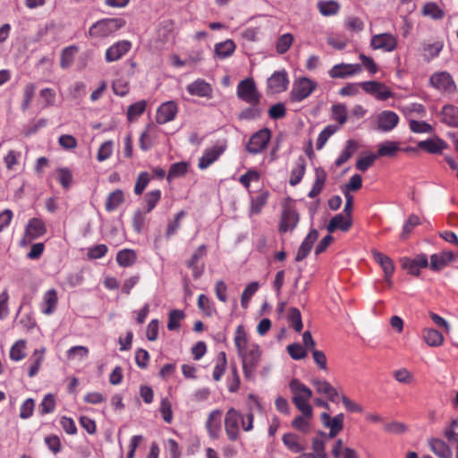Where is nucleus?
Returning <instances> with one entry per match:
<instances>
[{
  "mask_svg": "<svg viewBox=\"0 0 458 458\" xmlns=\"http://www.w3.org/2000/svg\"><path fill=\"white\" fill-rule=\"evenodd\" d=\"M198 307L208 317H211L216 313L214 303L205 294L199 296Z\"/></svg>",
  "mask_w": 458,
  "mask_h": 458,
  "instance_id": "57",
  "label": "nucleus"
},
{
  "mask_svg": "<svg viewBox=\"0 0 458 458\" xmlns=\"http://www.w3.org/2000/svg\"><path fill=\"white\" fill-rule=\"evenodd\" d=\"M131 47V42L127 40H122L114 43L106 49L105 55L106 61L107 63H112L119 60L129 52Z\"/></svg>",
  "mask_w": 458,
  "mask_h": 458,
  "instance_id": "20",
  "label": "nucleus"
},
{
  "mask_svg": "<svg viewBox=\"0 0 458 458\" xmlns=\"http://www.w3.org/2000/svg\"><path fill=\"white\" fill-rule=\"evenodd\" d=\"M186 89L191 96L206 98H211L213 96V88L211 84L203 79H197L188 84Z\"/></svg>",
  "mask_w": 458,
  "mask_h": 458,
  "instance_id": "18",
  "label": "nucleus"
},
{
  "mask_svg": "<svg viewBox=\"0 0 458 458\" xmlns=\"http://www.w3.org/2000/svg\"><path fill=\"white\" fill-rule=\"evenodd\" d=\"M77 52L78 47L76 46H70L63 49L60 58V65L63 69L68 68L73 63Z\"/></svg>",
  "mask_w": 458,
  "mask_h": 458,
  "instance_id": "46",
  "label": "nucleus"
},
{
  "mask_svg": "<svg viewBox=\"0 0 458 458\" xmlns=\"http://www.w3.org/2000/svg\"><path fill=\"white\" fill-rule=\"evenodd\" d=\"M185 314L182 310H173L168 315L167 328L170 331L177 330L180 327V322L184 318Z\"/></svg>",
  "mask_w": 458,
  "mask_h": 458,
  "instance_id": "56",
  "label": "nucleus"
},
{
  "mask_svg": "<svg viewBox=\"0 0 458 458\" xmlns=\"http://www.w3.org/2000/svg\"><path fill=\"white\" fill-rule=\"evenodd\" d=\"M306 170L305 159L299 157L296 161L295 166L292 169L289 183L292 186H295L302 180Z\"/></svg>",
  "mask_w": 458,
  "mask_h": 458,
  "instance_id": "36",
  "label": "nucleus"
},
{
  "mask_svg": "<svg viewBox=\"0 0 458 458\" xmlns=\"http://www.w3.org/2000/svg\"><path fill=\"white\" fill-rule=\"evenodd\" d=\"M409 128L413 133H433L434 128L425 121L409 119Z\"/></svg>",
  "mask_w": 458,
  "mask_h": 458,
  "instance_id": "48",
  "label": "nucleus"
},
{
  "mask_svg": "<svg viewBox=\"0 0 458 458\" xmlns=\"http://www.w3.org/2000/svg\"><path fill=\"white\" fill-rule=\"evenodd\" d=\"M236 94L240 99L253 106L259 105L261 98L251 78L244 79L238 83Z\"/></svg>",
  "mask_w": 458,
  "mask_h": 458,
  "instance_id": "6",
  "label": "nucleus"
},
{
  "mask_svg": "<svg viewBox=\"0 0 458 458\" xmlns=\"http://www.w3.org/2000/svg\"><path fill=\"white\" fill-rule=\"evenodd\" d=\"M58 303L57 292L55 289H49L43 295V300L40 303L41 312L45 315H52L56 308Z\"/></svg>",
  "mask_w": 458,
  "mask_h": 458,
  "instance_id": "25",
  "label": "nucleus"
},
{
  "mask_svg": "<svg viewBox=\"0 0 458 458\" xmlns=\"http://www.w3.org/2000/svg\"><path fill=\"white\" fill-rule=\"evenodd\" d=\"M403 113L410 118H412V114H416L419 117H424L426 115V108L422 104L420 103H410L402 107Z\"/></svg>",
  "mask_w": 458,
  "mask_h": 458,
  "instance_id": "52",
  "label": "nucleus"
},
{
  "mask_svg": "<svg viewBox=\"0 0 458 458\" xmlns=\"http://www.w3.org/2000/svg\"><path fill=\"white\" fill-rule=\"evenodd\" d=\"M358 148V144L353 140H348L346 141L344 148L340 153L339 157L336 158L335 165L336 166H341L343 164L347 162L351 157L355 153Z\"/></svg>",
  "mask_w": 458,
  "mask_h": 458,
  "instance_id": "38",
  "label": "nucleus"
},
{
  "mask_svg": "<svg viewBox=\"0 0 458 458\" xmlns=\"http://www.w3.org/2000/svg\"><path fill=\"white\" fill-rule=\"evenodd\" d=\"M422 13L425 16H428L432 19L437 20L444 16V12L435 3H428L423 6Z\"/></svg>",
  "mask_w": 458,
  "mask_h": 458,
  "instance_id": "62",
  "label": "nucleus"
},
{
  "mask_svg": "<svg viewBox=\"0 0 458 458\" xmlns=\"http://www.w3.org/2000/svg\"><path fill=\"white\" fill-rule=\"evenodd\" d=\"M234 344L242 362L244 377L248 380H252L261 359L259 346L257 344H249L247 334L242 325L235 330Z\"/></svg>",
  "mask_w": 458,
  "mask_h": 458,
  "instance_id": "1",
  "label": "nucleus"
},
{
  "mask_svg": "<svg viewBox=\"0 0 458 458\" xmlns=\"http://www.w3.org/2000/svg\"><path fill=\"white\" fill-rule=\"evenodd\" d=\"M207 254V247L205 244L200 245L192 254L191 258L187 261V267L191 269L192 276L195 279L201 276L204 271V265L199 264V260Z\"/></svg>",
  "mask_w": 458,
  "mask_h": 458,
  "instance_id": "21",
  "label": "nucleus"
},
{
  "mask_svg": "<svg viewBox=\"0 0 458 458\" xmlns=\"http://www.w3.org/2000/svg\"><path fill=\"white\" fill-rule=\"evenodd\" d=\"M55 409V398L54 394H47L44 396L43 400L41 401L38 411L41 415H46L48 413H51Z\"/></svg>",
  "mask_w": 458,
  "mask_h": 458,
  "instance_id": "58",
  "label": "nucleus"
},
{
  "mask_svg": "<svg viewBox=\"0 0 458 458\" xmlns=\"http://www.w3.org/2000/svg\"><path fill=\"white\" fill-rule=\"evenodd\" d=\"M26 342L18 340L10 350V358L14 361L21 360L25 357Z\"/></svg>",
  "mask_w": 458,
  "mask_h": 458,
  "instance_id": "60",
  "label": "nucleus"
},
{
  "mask_svg": "<svg viewBox=\"0 0 458 458\" xmlns=\"http://www.w3.org/2000/svg\"><path fill=\"white\" fill-rule=\"evenodd\" d=\"M371 254L375 261L382 267L386 282L390 283V278L394 272L393 260L376 249L371 250Z\"/></svg>",
  "mask_w": 458,
  "mask_h": 458,
  "instance_id": "22",
  "label": "nucleus"
},
{
  "mask_svg": "<svg viewBox=\"0 0 458 458\" xmlns=\"http://www.w3.org/2000/svg\"><path fill=\"white\" fill-rule=\"evenodd\" d=\"M428 446L438 458H453L450 445L443 439L433 437L428 440Z\"/></svg>",
  "mask_w": 458,
  "mask_h": 458,
  "instance_id": "24",
  "label": "nucleus"
},
{
  "mask_svg": "<svg viewBox=\"0 0 458 458\" xmlns=\"http://www.w3.org/2000/svg\"><path fill=\"white\" fill-rule=\"evenodd\" d=\"M312 384L318 394H324L329 401L336 402L337 390L327 380L314 379Z\"/></svg>",
  "mask_w": 458,
  "mask_h": 458,
  "instance_id": "27",
  "label": "nucleus"
},
{
  "mask_svg": "<svg viewBox=\"0 0 458 458\" xmlns=\"http://www.w3.org/2000/svg\"><path fill=\"white\" fill-rule=\"evenodd\" d=\"M287 320L293 328L300 333L303 327L301 315L297 308H290L287 314Z\"/></svg>",
  "mask_w": 458,
  "mask_h": 458,
  "instance_id": "51",
  "label": "nucleus"
},
{
  "mask_svg": "<svg viewBox=\"0 0 458 458\" xmlns=\"http://www.w3.org/2000/svg\"><path fill=\"white\" fill-rule=\"evenodd\" d=\"M254 415L250 409L246 415H242L234 408H230L225 416V430L231 441H236L240 436V426L246 431L253 429Z\"/></svg>",
  "mask_w": 458,
  "mask_h": 458,
  "instance_id": "2",
  "label": "nucleus"
},
{
  "mask_svg": "<svg viewBox=\"0 0 458 458\" xmlns=\"http://www.w3.org/2000/svg\"><path fill=\"white\" fill-rule=\"evenodd\" d=\"M288 84V74L284 70L275 72L267 81V90L272 94L286 90Z\"/></svg>",
  "mask_w": 458,
  "mask_h": 458,
  "instance_id": "14",
  "label": "nucleus"
},
{
  "mask_svg": "<svg viewBox=\"0 0 458 458\" xmlns=\"http://www.w3.org/2000/svg\"><path fill=\"white\" fill-rule=\"evenodd\" d=\"M178 113V106L174 101H166L161 104L156 114V121L159 124L169 123L176 117Z\"/></svg>",
  "mask_w": 458,
  "mask_h": 458,
  "instance_id": "17",
  "label": "nucleus"
},
{
  "mask_svg": "<svg viewBox=\"0 0 458 458\" xmlns=\"http://www.w3.org/2000/svg\"><path fill=\"white\" fill-rule=\"evenodd\" d=\"M418 147L428 153L439 154L446 148L447 144L443 140L437 137L420 141Z\"/></svg>",
  "mask_w": 458,
  "mask_h": 458,
  "instance_id": "29",
  "label": "nucleus"
},
{
  "mask_svg": "<svg viewBox=\"0 0 458 458\" xmlns=\"http://www.w3.org/2000/svg\"><path fill=\"white\" fill-rule=\"evenodd\" d=\"M44 353H45V349L42 348L40 350H35L31 358H30V369H29V372H28V375L30 377H35L39 369H40V366H41V363L44 360Z\"/></svg>",
  "mask_w": 458,
  "mask_h": 458,
  "instance_id": "40",
  "label": "nucleus"
},
{
  "mask_svg": "<svg viewBox=\"0 0 458 458\" xmlns=\"http://www.w3.org/2000/svg\"><path fill=\"white\" fill-rule=\"evenodd\" d=\"M399 116L390 110H384L377 116V130L383 132L392 131L399 123Z\"/></svg>",
  "mask_w": 458,
  "mask_h": 458,
  "instance_id": "16",
  "label": "nucleus"
},
{
  "mask_svg": "<svg viewBox=\"0 0 458 458\" xmlns=\"http://www.w3.org/2000/svg\"><path fill=\"white\" fill-rule=\"evenodd\" d=\"M226 364V354L225 352H221L217 357L216 363L213 369L212 377L215 381H219L222 378V376L225 371Z\"/></svg>",
  "mask_w": 458,
  "mask_h": 458,
  "instance_id": "49",
  "label": "nucleus"
},
{
  "mask_svg": "<svg viewBox=\"0 0 458 458\" xmlns=\"http://www.w3.org/2000/svg\"><path fill=\"white\" fill-rule=\"evenodd\" d=\"M430 85L439 91L453 93L456 90V85L447 72H437L433 73L429 79Z\"/></svg>",
  "mask_w": 458,
  "mask_h": 458,
  "instance_id": "10",
  "label": "nucleus"
},
{
  "mask_svg": "<svg viewBox=\"0 0 458 458\" xmlns=\"http://www.w3.org/2000/svg\"><path fill=\"white\" fill-rule=\"evenodd\" d=\"M225 148V144H216L215 146L205 149L203 155L199 159L198 167L201 170L207 169L220 157Z\"/></svg>",
  "mask_w": 458,
  "mask_h": 458,
  "instance_id": "15",
  "label": "nucleus"
},
{
  "mask_svg": "<svg viewBox=\"0 0 458 458\" xmlns=\"http://www.w3.org/2000/svg\"><path fill=\"white\" fill-rule=\"evenodd\" d=\"M293 42V36L291 33L283 34L276 42V51L279 54L286 53Z\"/></svg>",
  "mask_w": 458,
  "mask_h": 458,
  "instance_id": "63",
  "label": "nucleus"
},
{
  "mask_svg": "<svg viewBox=\"0 0 458 458\" xmlns=\"http://www.w3.org/2000/svg\"><path fill=\"white\" fill-rule=\"evenodd\" d=\"M137 260V254L131 249H123L117 252L116 261L119 266L127 267L132 266Z\"/></svg>",
  "mask_w": 458,
  "mask_h": 458,
  "instance_id": "37",
  "label": "nucleus"
},
{
  "mask_svg": "<svg viewBox=\"0 0 458 458\" xmlns=\"http://www.w3.org/2000/svg\"><path fill=\"white\" fill-rule=\"evenodd\" d=\"M360 87L366 93L380 101L386 100L393 96L392 91L387 86L376 81H362L360 82Z\"/></svg>",
  "mask_w": 458,
  "mask_h": 458,
  "instance_id": "11",
  "label": "nucleus"
},
{
  "mask_svg": "<svg viewBox=\"0 0 458 458\" xmlns=\"http://www.w3.org/2000/svg\"><path fill=\"white\" fill-rule=\"evenodd\" d=\"M123 201V193L121 190H116L111 192L106 201V209L113 211L116 209L119 205Z\"/></svg>",
  "mask_w": 458,
  "mask_h": 458,
  "instance_id": "53",
  "label": "nucleus"
},
{
  "mask_svg": "<svg viewBox=\"0 0 458 458\" xmlns=\"http://www.w3.org/2000/svg\"><path fill=\"white\" fill-rule=\"evenodd\" d=\"M317 6L323 16L335 15L340 10V4L335 0L318 1Z\"/></svg>",
  "mask_w": 458,
  "mask_h": 458,
  "instance_id": "39",
  "label": "nucleus"
},
{
  "mask_svg": "<svg viewBox=\"0 0 458 458\" xmlns=\"http://www.w3.org/2000/svg\"><path fill=\"white\" fill-rule=\"evenodd\" d=\"M113 151H114L113 140H106V141L103 142L98 150V154H97L98 161L103 162V161L108 159L112 156Z\"/></svg>",
  "mask_w": 458,
  "mask_h": 458,
  "instance_id": "61",
  "label": "nucleus"
},
{
  "mask_svg": "<svg viewBox=\"0 0 458 458\" xmlns=\"http://www.w3.org/2000/svg\"><path fill=\"white\" fill-rule=\"evenodd\" d=\"M454 255L452 251H442L430 256L429 267L433 271H440L454 260Z\"/></svg>",
  "mask_w": 458,
  "mask_h": 458,
  "instance_id": "26",
  "label": "nucleus"
},
{
  "mask_svg": "<svg viewBox=\"0 0 458 458\" xmlns=\"http://www.w3.org/2000/svg\"><path fill=\"white\" fill-rule=\"evenodd\" d=\"M284 445L293 453H301L304 451V446L299 443L298 437L293 433H287L283 436Z\"/></svg>",
  "mask_w": 458,
  "mask_h": 458,
  "instance_id": "45",
  "label": "nucleus"
},
{
  "mask_svg": "<svg viewBox=\"0 0 458 458\" xmlns=\"http://www.w3.org/2000/svg\"><path fill=\"white\" fill-rule=\"evenodd\" d=\"M271 138V132L267 128L261 129L255 132L249 140L246 150L257 155L265 150Z\"/></svg>",
  "mask_w": 458,
  "mask_h": 458,
  "instance_id": "8",
  "label": "nucleus"
},
{
  "mask_svg": "<svg viewBox=\"0 0 458 458\" xmlns=\"http://www.w3.org/2000/svg\"><path fill=\"white\" fill-rule=\"evenodd\" d=\"M458 420L454 419L450 421L444 428V437L449 444L456 443L458 445Z\"/></svg>",
  "mask_w": 458,
  "mask_h": 458,
  "instance_id": "50",
  "label": "nucleus"
},
{
  "mask_svg": "<svg viewBox=\"0 0 458 458\" xmlns=\"http://www.w3.org/2000/svg\"><path fill=\"white\" fill-rule=\"evenodd\" d=\"M269 192L267 191H261L250 199V214L257 215L260 213L263 207L267 204Z\"/></svg>",
  "mask_w": 458,
  "mask_h": 458,
  "instance_id": "42",
  "label": "nucleus"
},
{
  "mask_svg": "<svg viewBox=\"0 0 458 458\" xmlns=\"http://www.w3.org/2000/svg\"><path fill=\"white\" fill-rule=\"evenodd\" d=\"M240 384H241V380H240V376L238 373L237 366H236V364L233 363L231 365V371L226 379V385H227L228 391L230 393H236L240 388Z\"/></svg>",
  "mask_w": 458,
  "mask_h": 458,
  "instance_id": "44",
  "label": "nucleus"
},
{
  "mask_svg": "<svg viewBox=\"0 0 458 458\" xmlns=\"http://www.w3.org/2000/svg\"><path fill=\"white\" fill-rule=\"evenodd\" d=\"M301 414L299 416H296L294 420L292 422V426L298 431L308 434L310 431L311 428V423L310 420L313 417V409L310 408V412L308 415L307 413H304L303 411H300Z\"/></svg>",
  "mask_w": 458,
  "mask_h": 458,
  "instance_id": "31",
  "label": "nucleus"
},
{
  "mask_svg": "<svg viewBox=\"0 0 458 458\" xmlns=\"http://www.w3.org/2000/svg\"><path fill=\"white\" fill-rule=\"evenodd\" d=\"M344 415L339 413L333 418H330L329 422L326 423V428H329V437H335L344 428Z\"/></svg>",
  "mask_w": 458,
  "mask_h": 458,
  "instance_id": "43",
  "label": "nucleus"
},
{
  "mask_svg": "<svg viewBox=\"0 0 458 458\" xmlns=\"http://www.w3.org/2000/svg\"><path fill=\"white\" fill-rule=\"evenodd\" d=\"M47 233L45 222L40 218H31L29 220L26 227L22 243L30 242L35 239L43 236Z\"/></svg>",
  "mask_w": 458,
  "mask_h": 458,
  "instance_id": "12",
  "label": "nucleus"
},
{
  "mask_svg": "<svg viewBox=\"0 0 458 458\" xmlns=\"http://www.w3.org/2000/svg\"><path fill=\"white\" fill-rule=\"evenodd\" d=\"M289 387L293 394L292 401L297 410L309 415L312 408L310 404L312 391L297 378L290 381Z\"/></svg>",
  "mask_w": 458,
  "mask_h": 458,
  "instance_id": "3",
  "label": "nucleus"
},
{
  "mask_svg": "<svg viewBox=\"0 0 458 458\" xmlns=\"http://www.w3.org/2000/svg\"><path fill=\"white\" fill-rule=\"evenodd\" d=\"M157 132L155 127L152 124H148L146 130L141 133L140 137V147L142 150H148L156 142Z\"/></svg>",
  "mask_w": 458,
  "mask_h": 458,
  "instance_id": "33",
  "label": "nucleus"
},
{
  "mask_svg": "<svg viewBox=\"0 0 458 458\" xmlns=\"http://www.w3.org/2000/svg\"><path fill=\"white\" fill-rule=\"evenodd\" d=\"M331 118L339 125H344L348 119L347 107L344 104L337 103L331 106Z\"/></svg>",
  "mask_w": 458,
  "mask_h": 458,
  "instance_id": "41",
  "label": "nucleus"
},
{
  "mask_svg": "<svg viewBox=\"0 0 458 458\" xmlns=\"http://www.w3.org/2000/svg\"><path fill=\"white\" fill-rule=\"evenodd\" d=\"M188 171V164L186 162H177L170 166L167 174V180L170 181L174 178L182 177L186 174Z\"/></svg>",
  "mask_w": 458,
  "mask_h": 458,
  "instance_id": "59",
  "label": "nucleus"
},
{
  "mask_svg": "<svg viewBox=\"0 0 458 458\" xmlns=\"http://www.w3.org/2000/svg\"><path fill=\"white\" fill-rule=\"evenodd\" d=\"M317 87V82L310 78L301 77L295 80L290 92L291 101L301 102L306 99L311 95Z\"/></svg>",
  "mask_w": 458,
  "mask_h": 458,
  "instance_id": "5",
  "label": "nucleus"
},
{
  "mask_svg": "<svg viewBox=\"0 0 458 458\" xmlns=\"http://www.w3.org/2000/svg\"><path fill=\"white\" fill-rule=\"evenodd\" d=\"M443 48L441 42H434L432 44H426L423 46V56L427 61H430L437 57Z\"/></svg>",
  "mask_w": 458,
  "mask_h": 458,
  "instance_id": "55",
  "label": "nucleus"
},
{
  "mask_svg": "<svg viewBox=\"0 0 458 458\" xmlns=\"http://www.w3.org/2000/svg\"><path fill=\"white\" fill-rule=\"evenodd\" d=\"M221 417L222 411L219 409L213 410L208 416L205 426L209 437L212 439H217L220 436Z\"/></svg>",
  "mask_w": 458,
  "mask_h": 458,
  "instance_id": "19",
  "label": "nucleus"
},
{
  "mask_svg": "<svg viewBox=\"0 0 458 458\" xmlns=\"http://www.w3.org/2000/svg\"><path fill=\"white\" fill-rule=\"evenodd\" d=\"M397 47V37L389 32L373 35L370 39V47L373 50H381L383 52L390 53L394 51Z\"/></svg>",
  "mask_w": 458,
  "mask_h": 458,
  "instance_id": "7",
  "label": "nucleus"
},
{
  "mask_svg": "<svg viewBox=\"0 0 458 458\" xmlns=\"http://www.w3.org/2000/svg\"><path fill=\"white\" fill-rule=\"evenodd\" d=\"M399 149V144L395 141L386 140L382 142L377 148V157H393Z\"/></svg>",
  "mask_w": 458,
  "mask_h": 458,
  "instance_id": "47",
  "label": "nucleus"
},
{
  "mask_svg": "<svg viewBox=\"0 0 458 458\" xmlns=\"http://www.w3.org/2000/svg\"><path fill=\"white\" fill-rule=\"evenodd\" d=\"M327 180L326 172L318 167L315 169V182L310 192L308 193V197L310 199L316 198L323 190L325 182Z\"/></svg>",
  "mask_w": 458,
  "mask_h": 458,
  "instance_id": "34",
  "label": "nucleus"
},
{
  "mask_svg": "<svg viewBox=\"0 0 458 458\" xmlns=\"http://www.w3.org/2000/svg\"><path fill=\"white\" fill-rule=\"evenodd\" d=\"M313 453L310 454L311 458H327L325 451V442L319 438H314L312 441Z\"/></svg>",
  "mask_w": 458,
  "mask_h": 458,
  "instance_id": "64",
  "label": "nucleus"
},
{
  "mask_svg": "<svg viewBox=\"0 0 458 458\" xmlns=\"http://www.w3.org/2000/svg\"><path fill=\"white\" fill-rule=\"evenodd\" d=\"M235 48V43L232 39L216 43L214 47L215 57L218 59L228 58L234 53Z\"/></svg>",
  "mask_w": 458,
  "mask_h": 458,
  "instance_id": "30",
  "label": "nucleus"
},
{
  "mask_svg": "<svg viewBox=\"0 0 458 458\" xmlns=\"http://www.w3.org/2000/svg\"><path fill=\"white\" fill-rule=\"evenodd\" d=\"M300 220L299 213L291 206L284 208L279 224L280 233L292 232L295 229Z\"/></svg>",
  "mask_w": 458,
  "mask_h": 458,
  "instance_id": "13",
  "label": "nucleus"
},
{
  "mask_svg": "<svg viewBox=\"0 0 458 458\" xmlns=\"http://www.w3.org/2000/svg\"><path fill=\"white\" fill-rule=\"evenodd\" d=\"M422 338L431 347H438L444 343L443 335L434 328H424L422 330Z\"/></svg>",
  "mask_w": 458,
  "mask_h": 458,
  "instance_id": "35",
  "label": "nucleus"
},
{
  "mask_svg": "<svg viewBox=\"0 0 458 458\" xmlns=\"http://www.w3.org/2000/svg\"><path fill=\"white\" fill-rule=\"evenodd\" d=\"M362 71L360 64L341 63L335 64L329 71L328 75L332 79H348L353 77Z\"/></svg>",
  "mask_w": 458,
  "mask_h": 458,
  "instance_id": "9",
  "label": "nucleus"
},
{
  "mask_svg": "<svg viewBox=\"0 0 458 458\" xmlns=\"http://www.w3.org/2000/svg\"><path fill=\"white\" fill-rule=\"evenodd\" d=\"M147 103L145 100H140L131 104L127 110V118L130 122L134 121L141 115L146 109Z\"/></svg>",
  "mask_w": 458,
  "mask_h": 458,
  "instance_id": "54",
  "label": "nucleus"
},
{
  "mask_svg": "<svg viewBox=\"0 0 458 458\" xmlns=\"http://www.w3.org/2000/svg\"><path fill=\"white\" fill-rule=\"evenodd\" d=\"M352 226V217H347L343 214H337L331 218L327 229L329 233H334L335 230L347 232Z\"/></svg>",
  "mask_w": 458,
  "mask_h": 458,
  "instance_id": "28",
  "label": "nucleus"
},
{
  "mask_svg": "<svg viewBox=\"0 0 458 458\" xmlns=\"http://www.w3.org/2000/svg\"><path fill=\"white\" fill-rule=\"evenodd\" d=\"M440 116L442 123L451 127H458V107L452 105L445 106Z\"/></svg>",
  "mask_w": 458,
  "mask_h": 458,
  "instance_id": "32",
  "label": "nucleus"
},
{
  "mask_svg": "<svg viewBox=\"0 0 458 458\" xmlns=\"http://www.w3.org/2000/svg\"><path fill=\"white\" fill-rule=\"evenodd\" d=\"M125 25L122 18H106L93 23L89 29V36L95 38H104L114 34Z\"/></svg>",
  "mask_w": 458,
  "mask_h": 458,
  "instance_id": "4",
  "label": "nucleus"
},
{
  "mask_svg": "<svg viewBox=\"0 0 458 458\" xmlns=\"http://www.w3.org/2000/svg\"><path fill=\"white\" fill-rule=\"evenodd\" d=\"M318 232L316 229H311L298 249L295 257L296 261H301L309 255L313 247L314 242L318 240Z\"/></svg>",
  "mask_w": 458,
  "mask_h": 458,
  "instance_id": "23",
  "label": "nucleus"
}]
</instances>
